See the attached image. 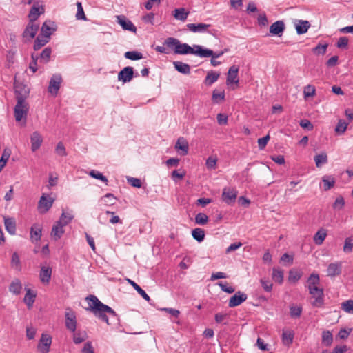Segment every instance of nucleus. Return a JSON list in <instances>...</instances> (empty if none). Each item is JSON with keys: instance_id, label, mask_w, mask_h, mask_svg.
<instances>
[{"instance_id": "obj_1", "label": "nucleus", "mask_w": 353, "mask_h": 353, "mask_svg": "<svg viewBox=\"0 0 353 353\" xmlns=\"http://www.w3.org/2000/svg\"><path fill=\"white\" fill-rule=\"evenodd\" d=\"M164 45L167 47L173 49L175 54H192L199 57V54H205L201 50V46L193 45L192 47L187 43H181L180 41L174 37H168L164 41Z\"/></svg>"}, {"instance_id": "obj_2", "label": "nucleus", "mask_w": 353, "mask_h": 353, "mask_svg": "<svg viewBox=\"0 0 353 353\" xmlns=\"http://www.w3.org/2000/svg\"><path fill=\"white\" fill-rule=\"evenodd\" d=\"M86 299L89 301V310H91L96 316L108 324H109L108 317L105 313L110 314L113 317L117 316L116 312L110 307L101 303L94 295H90Z\"/></svg>"}, {"instance_id": "obj_3", "label": "nucleus", "mask_w": 353, "mask_h": 353, "mask_svg": "<svg viewBox=\"0 0 353 353\" xmlns=\"http://www.w3.org/2000/svg\"><path fill=\"white\" fill-rule=\"evenodd\" d=\"M27 97V92L25 91L24 94L20 93L17 90V104L14 107V114L15 120L18 122L24 119L26 121L29 110L28 103L26 101Z\"/></svg>"}, {"instance_id": "obj_4", "label": "nucleus", "mask_w": 353, "mask_h": 353, "mask_svg": "<svg viewBox=\"0 0 353 353\" xmlns=\"http://www.w3.org/2000/svg\"><path fill=\"white\" fill-rule=\"evenodd\" d=\"M39 24L37 22L29 21L23 33L22 37L25 42H29L34 39L39 30Z\"/></svg>"}, {"instance_id": "obj_5", "label": "nucleus", "mask_w": 353, "mask_h": 353, "mask_svg": "<svg viewBox=\"0 0 353 353\" xmlns=\"http://www.w3.org/2000/svg\"><path fill=\"white\" fill-rule=\"evenodd\" d=\"M309 292L314 298V301L312 303V306L316 307H321L324 304L323 290L317 285L308 287Z\"/></svg>"}, {"instance_id": "obj_6", "label": "nucleus", "mask_w": 353, "mask_h": 353, "mask_svg": "<svg viewBox=\"0 0 353 353\" xmlns=\"http://www.w3.org/2000/svg\"><path fill=\"white\" fill-rule=\"evenodd\" d=\"M44 12L45 8L43 2L40 0L34 1L32 7L28 14L29 21L37 22L39 16L43 14Z\"/></svg>"}, {"instance_id": "obj_7", "label": "nucleus", "mask_w": 353, "mask_h": 353, "mask_svg": "<svg viewBox=\"0 0 353 353\" xmlns=\"http://www.w3.org/2000/svg\"><path fill=\"white\" fill-rule=\"evenodd\" d=\"M65 325L71 332H74L77 329V317L75 312L70 308H66L65 312Z\"/></svg>"}, {"instance_id": "obj_8", "label": "nucleus", "mask_w": 353, "mask_h": 353, "mask_svg": "<svg viewBox=\"0 0 353 353\" xmlns=\"http://www.w3.org/2000/svg\"><path fill=\"white\" fill-rule=\"evenodd\" d=\"M62 83V77L59 74H54L50 78L49 81V86L48 88V92L53 94L57 95Z\"/></svg>"}, {"instance_id": "obj_9", "label": "nucleus", "mask_w": 353, "mask_h": 353, "mask_svg": "<svg viewBox=\"0 0 353 353\" xmlns=\"http://www.w3.org/2000/svg\"><path fill=\"white\" fill-rule=\"evenodd\" d=\"M54 203V199L49 196L43 194L38 203V209L40 213H46L52 207Z\"/></svg>"}, {"instance_id": "obj_10", "label": "nucleus", "mask_w": 353, "mask_h": 353, "mask_svg": "<svg viewBox=\"0 0 353 353\" xmlns=\"http://www.w3.org/2000/svg\"><path fill=\"white\" fill-rule=\"evenodd\" d=\"M57 25L54 21L50 20L46 21L42 24L40 34L50 39L53 32L57 30Z\"/></svg>"}, {"instance_id": "obj_11", "label": "nucleus", "mask_w": 353, "mask_h": 353, "mask_svg": "<svg viewBox=\"0 0 353 353\" xmlns=\"http://www.w3.org/2000/svg\"><path fill=\"white\" fill-rule=\"evenodd\" d=\"M248 299V296L246 294L238 291L236 292L234 295H233L232 297H230L229 302H228V306L230 307H234L236 306L240 305L242 303Z\"/></svg>"}, {"instance_id": "obj_12", "label": "nucleus", "mask_w": 353, "mask_h": 353, "mask_svg": "<svg viewBox=\"0 0 353 353\" xmlns=\"http://www.w3.org/2000/svg\"><path fill=\"white\" fill-rule=\"evenodd\" d=\"M237 196V191L235 189L224 188L222 193V199L227 204L235 202Z\"/></svg>"}, {"instance_id": "obj_13", "label": "nucleus", "mask_w": 353, "mask_h": 353, "mask_svg": "<svg viewBox=\"0 0 353 353\" xmlns=\"http://www.w3.org/2000/svg\"><path fill=\"white\" fill-rule=\"evenodd\" d=\"M117 21L119 25H121L123 30H129L132 32H135L137 30L136 27L132 21L123 15L117 16Z\"/></svg>"}, {"instance_id": "obj_14", "label": "nucleus", "mask_w": 353, "mask_h": 353, "mask_svg": "<svg viewBox=\"0 0 353 353\" xmlns=\"http://www.w3.org/2000/svg\"><path fill=\"white\" fill-rule=\"evenodd\" d=\"M133 68L130 66L125 67L118 74V80L123 83L130 82L133 78Z\"/></svg>"}, {"instance_id": "obj_15", "label": "nucleus", "mask_w": 353, "mask_h": 353, "mask_svg": "<svg viewBox=\"0 0 353 353\" xmlns=\"http://www.w3.org/2000/svg\"><path fill=\"white\" fill-rule=\"evenodd\" d=\"M211 26L210 24H205L203 23H188L186 25L187 28L194 33H203L205 32H210L208 31V28Z\"/></svg>"}, {"instance_id": "obj_16", "label": "nucleus", "mask_w": 353, "mask_h": 353, "mask_svg": "<svg viewBox=\"0 0 353 353\" xmlns=\"http://www.w3.org/2000/svg\"><path fill=\"white\" fill-rule=\"evenodd\" d=\"M52 275V268L48 265H41L39 273L41 282L43 284H48Z\"/></svg>"}, {"instance_id": "obj_17", "label": "nucleus", "mask_w": 353, "mask_h": 353, "mask_svg": "<svg viewBox=\"0 0 353 353\" xmlns=\"http://www.w3.org/2000/svg\"><path fill=\"white\" fill-rule=\"evenodd\" d=\"M43 139L40 133L37 131L34 132L30 137L31 150L32 152L37 151L41 145Z\"/></svg>"}, {"instance_id": "obj_18", "label": "nucleus", "mask_w": 353, "mask_h": 353, "mask_svg": "<svg viewBox=\"0 0 353 353\" xmlns=\"http://www.w3.org/2000/svg\"><path fill=\"white\" fill-rule=\"evenodd\" d=\"M238 72L239 67L236 65H232L228 70V77H227V84L230 85L231 83H238L239 78H238Z\"/></svg>"}, {"instance_id": "obj_19", "label": "nucleus", "mask_w": 353, "mask_h": 353, "mask_svg": "<svg viewBox=\"0 0 353 353\" xmlns=\"http://www.w3.org/2000/svg\"><path fill=\"white\" fill-rule=\"evenodd\" d=\"M189 145L188 142L183 137H179L176 143L175 149L179 151V154L182 156L188 153Z\"/></svg>"}, {"instance_id": "obj_20", "label": "nucleus", "mask_w": 353, "mask_h": 353, "mask_svg": "<svg viewBox=\"0 0 353 353\" xmlns=\"http://www.w3.org/2000/svg\"><path fill=\"white\" fill-rule=\"evenodd\" d=\"M294 26L298 34H303L307 32L310 27V23L308 21L305 20H296L294 21Z\"/></svg>"}, {"instance_id": "obj_21", "label": "nucleus", "mask_w": 353, "mask_h": 353, "mask_svg": "<svg viewBox=\"0 0 353 353\" xmlns=\"http://www.w3.org/2000/svg\"><path fill=\"white\" fill-rule=\"evenodd\" d=\"M342 265L341 262L338 263H332L329 264L327 273V276L334 277L335 276H338L341 273Z\"/></svg>"}, {"instance_id": "obj_22", "label": "nucleus", "mask_w": 353, "mask_h": 353, "mask_svg": "<svg viewBox=\"0 0 353 353\" xmlns=\"http://www.w3.org/2000/svg\"><path fill=\"white\" fill-rule=\"evenodd\" d=\"M64 226L65 225L61 223V221H57L56 224L53 225L51 231V236L55 241L59 239L64 233Z\"/></svg>"}, {"instance_id": "obj_23", "label": "nucleus", "mask_w": 353, "mask_h": 353, "mask_svg": "<svg viewBox=\"0 0 353 353\" xmlns=\"http://www.w3.org/2000/svg\"><path fill=\"white\" fill-rule=\"evenodd\" d=\"M4 225L6 231L13 235L16 233V220L13 217L3 216Z\"/></svg>"}, {"instance_id": "obj_24", "label": "nucleus", "mask_w": 353, "mask_h": 353, "mask_svg": "<svg viewBox=\"0 0 353 353\" xmlns=\"http://www.w3.org/2000/svg\"><path fill=\"white\" fill-rule=\"evenodd\" d=\"M285 30V24L282 21H277L270 27V32L274 35H280Z\"/></svg>"}, {"instance_id": "obj_25", "label": "nucleus", "mask_w": 353, "mask_h": 353, "mask_svg": "<svg viewBox=\"0 0 353 353\" xmlns=\"http://www.w3.org/2000/svg\"><path fill=\"white\" fill-rule=\"evenodd\" d=\"M51 343L52 338L48 334H42L39 345L40 348L43 349V351L48 352Z\"/></svg>"}, {"instance_id": "obj_26", "label": "nucleus", "mask_w": 353, "mask_h": 353, "mask_svg": "<svg viewBox=\"0 0 353 353\" xmlns=\"http://www.w3.org/2000/svg\"><path fill=\"white\" fill-rule=\"evenodd\" d=\"M52 54V48L50 47L45 48L39 54V61L41 63L46 64L49 62Z\"/></svg>"}, {"instance_id": "obj_27", "label": "nucleus", "mask_w": 353, "mask_h": 353, "mask_svg": "<svg viewBox=\"0 0 353 353\" xmlns=\"http://www.w3.org/2000/svg\"><path fill=\"white\" fill-rule=\"evenodd\" d=\"M174 68L180 73L183 74H189L190 73V67L188 64L181 61H174Z\"/></svg>"}, {"instance_id": "obj_28", "label": "nucleus", "mask_w": 353, "mask_h": 353, "mask_svg": "<svg viewBox=\"0 0 353 353\" xmlns=\"http://www.w3.org/2000/svg\"><path fill=\"white\" fill-rule=\"evenodd\" d=\"M201 50H203L205 53L203 54H199V57H201V58L212 57V58L216 59V58H219L221 56H222L225 52L224 51L214 52L213 50L208 49V48H203L202 46H201Z\"/></svg>"}, {"instance_id": "obj_29", "label": "nucleus", "mask_w": 353, "mask_h": 353, "mask_svg": "<svg viewBox=\"0 0 353 353\" xmlns=\"http://www.w3.org/2000/svg\"><path fill=\"white\" fill-rule=\"evenodd\" d=\"M50 41L49 38L46 37L42 34H39L35 39L33 48L35 51L40 50L43 46L48 43Z\"/></svg>"}, {"instance_id": "obj_30", "label": "nucleus", "mask_w": 353, "mask_h": 353, "mask_svg": "<svg viewBox=\"0 0 353 353\" xmlns=\"http://www.w3.org/2000/svg\"><path fill=\"white\" fill-rule=\"evenodd\" d=\"M322 182L323 183L324 190L327 191L334 187L335 179L332 176L325 175L322 177Z\"/></svg>"}, {"instance_id": "obj_31", "label": "nucleus", "mask_w": 353, "mask_h": 353, "mask_svg": "<svg viewBox=\"0 0 353 353\" xmlns=\"http://www.w3.org/2000/svg\"><path fill=\"white\" fill-rule=\"evenodd\" d=\"M326 236L327 232L325 229L321 228L319 230L313 238L314 243L318 245H321L323 243Z\"/></svg>"}, {"instance_id": "obj_32", "label": "nucleus", "mask_w": 353, "mask_h": 353, "mask_svg": "<svg viewBox=\"0 0 353 353\" xmlns=\"http://www.w3.org/2000/svg\"><path fill=\"white\" fill-rule=\"evenodd\" d=\"M22 290V285L21 281L16 279L12 281L9 286V290L14 294L18 295L21 293Z\"/></svg>"}, {"instance_id": "obj_33", "label": "nucleus", "mask_w": 353, "mask_h": 353, "mask_svg": "<svg viewBox=\"0 0 353 353\" xmlns=\"http://www.w3.org/2000/svg\"><path fill=\"white\" fill-rule=\"evenodd\" d=\"M127 281L145 301L148 302L150 301V296L138 284L130 279H128Z\"/></svg>"}, {"instance_id": "obj_34", "label": "nucleus", "mask_w": 353, "mask_h": 353, "mask_svg": "<svg viewBox=\"0 0 353 353\" xmlns=\"http://www.w3.org/2000/svg\"><path fill=\"white\" fill-rule=\"evenodd\" d=\"M294 332L291 330H283L282 333V341L284 345H289L292 343Z\"/></svg>"}, {"instance_id": "obj_35", "label": "nucleus", "mask_w": 353, "mask_h": 353, "mask_svg": "<svg viewBox=\"0 0 353 353\" xmlns=\"http://www.w3.org/2000/svg\"><path fill=\"white\" fill-rule=\"evenodd\" d=\"M174 12V18L182 21H185L189 14V12L185 11L183 8H176Z\"/></svg>"}, {"instance_id": "obj_36", "label": "nucleus", "mask_w": 353, "mask_h": 353, "mask_svg": "<svg viewBox=\"0 0 353 353\" xmlns=\"http://www.w3.org/2000/svg\"><path fill=\"white\" fill-rule=\"evenodd\" d=\"M41 236V229L37 225H33L30 230V239L32 242L38 241Z\"/></svg>"}, {"instance_id": "obj_37", "label": "nucleus", "mask_w": 353, "mask_h": 353, "mask_svg": "<svg viewBox=\"0 0 353 353\" xmlns=\"http://www.w3.org/2000/svg\"><path fill=\"white\" fill-rule=\"evenodd\" d=\"M314 159L316 166L320 168L322 165L327 163V155L325 152H321V154L315 155Z\"/></svg>"}, {"instance_id": "obj_38", "label": "nucleus", "mask_w": 353, "mask_h": 353, "mask_svg": "<svg viewBox=\"0 0 353 353\" xmlns=\"http://www.w3.org/2000/svg\"><path fill=\"white\" fill-rule=\"evenodd\" d=\"M302 310V307L300 305H296L295 304L290 305V314L292 318L296 319L300 317Z\"/></svg>"}, {"instance_id": "obj_39", "label": "nucleus", "mask_w": 353, "mask_h": 353, "mask_svg": "<svg viewBox=\"0 0 353 353\" xmlns=\"http://www.w3.org/2000/svg\"><path fill=\"white\" fill-rule=\"evenodd\" d=\"M272 279L273 280L281 284L283 282V271L279 268H274L272 270Z\"/></svg>"}, {"instance_id": "obj_40", "label": "nucleus", "mask_w": 353, "mask_h": 353, "mask_svg": "<svg viewBox=\"0 0 353 353\" xmlns=\"http://www.w3.org/2000/svg\"><path fill=\"white\" fill-rule=\"evenodd\" d=\"M73 342L75 344H80L83 342L87 338L88 335L85 332H73Z\"/></svg>"}, {"instance_id": "obj_41", "label": "nucleus", "mask_w": 353, "mask_h": 353, "mask_svg": "<svg viewBox=\"0 0 353 353\" xmlns=\"http://www.w3.org/2000/svg\"><path fill=\"white\" fill-rule=\"evenodd\" d=\"M36 294L31 292L30 289H28L26 293L25 294L23 301L28 307L32 306L34 300H35Z\"/></svg>"}, {"instance_id": "obj_42", "label": "nucleus", "mask_w": 353, "mask_h": 353, "mask_svg": "<svg viewBox=\"0 0 353 353\" xmlns=\"http://www.w3.org/2000/svg\"><path fill=\"white\" fill-rule=\"evenodd\" d=\"M333 341L332 334L329 330H325L322 333V343L325 346H330Z\"/></svg>"}, {"instance_id": "obj_43", "label": "nucleus", "mask_w": 353, "mask_h": 353, "mask_svg": "<svg viewBox=\"0 0 353 353\" xmlns=\"http://www.w3.org/2000/svg\"><path fill=\"white\" fill-rule=\"evenodd\" d=\"M219 75L218 72L213 71L209 72L205 77V83L208 85H211L218 80Z\"/></svg>"}, {"instance_id": "obj_44", "label": "nucleus", "mask_w": 353, "mask_h": 353, "mask_svg": "<svg viewBox=\"0 0 353 353\" xmlns=\"http://www.w3.org/2000/svg\"><path fill=\"white\" fill-rule=\"evenodd\" d=\"M124 57L132 61L139 60L143 58L141 52L138 51H128L124 54Z\"/></svg>"}, {"instance_id": "obj_45", "label": "nucleus", "mask_w": 353, "mask_h": 353, "mask_svg": "<svg viewBox=\"0 0 353 353\" xmlns=\"http://www.w3.org/2000/svg\"><path fill=\"white\" fill-rule=\"evenodd\" d=\"M341 308L347 314H353V300L349 299L341 304Z\"/></svg>"}, {"instance_id": "obj_46", "label": "nucleus", "mask_w": 353, "mask_h": 353, "mask_svg": "<svg viewBox=\"0 0 353 353\" xmlns=\"http://www.w3.org/2000/svg\"><path fill=\"white\" fill-rule=\"evenodd\" d=\"M193 238L199 242L203 241L205 238L204 230L201 228H195L192 231Z\"/></svg>"}, {"instance_id": "obj_47", "label": "nucleus", "mask_w": 353, "mask_h": 353, "mask_svg": "<svg viewBox=\"0 0 353 353\" xmlns=\"http://www.w3.org/2000/svg\"><path fill=\"white\" fill-rule=\"evenodd\" d=\"M74 216L71 212H66L63 211L60 219L58 221H61V223L64 225H67L73 219Z\"/></svg>"}, {"instance_id": "obj_48", "label": "nucleus", "mask_w": 353, "mask_h": 353, "mask_svg": "<svg viewBox=\"0 0 353 353\" xmlns=\"http://www.w3.org/2000/svg\"><path fill=\"white\" fill-rule=\"evenodd\" d=\"M347 125L348 123L346 121L340 119L335 128V132L339 134H343L347 129Z\"/></svg>"}, {"instance_id": "obj_49", "label": "nucleus", "mask_w": 353, "mask_h": 353, "mask_svg": "<svg viewBox=\"0 0 353 353\" xmlns=\"http://www.w3.org/2000/svg\"><path fill=\"white\" fill-rule=\"evenodd\" d=\"M301 276H302V274L301 272H299L295 270H291L289 272L288 280L290 282L295 283L301 279Z\"/></svg>"}, {"instance_id": "obj_50", "label": "nucleus", "mask_w": 353, "mask_h": 353, "mask_svg": "<svg viewBox=\"0 0 353 353\" xmlns=\"http://www.w3.org/2000/svg\"><path fill=\"white\" fill-rule=\"evenodd\" d=\"M32 61L29 64V68L32 71L33 73L37 70V61H39L38 53H32L31 54Z\"/></svg>"}, {"instance_id": "obj_51", "label": "nucleus", "mask_w": 353, "mask_h": 353, "mask_svg": "<svg viewBox=\"0 0 353 353\" xmlns=\"http://www.w3.org/2000/svg\"><path fill=\"white\" fill-rule=\"evenodd\" d=\"M208 221V216L204 214L199 212L195 216V222L196 223L203 225L206 224Z\"/></svg>"}, {"instance_id": "obj_52", "label": "nucleus", "mask_w": 353, "mask_h": 353, "mask_svg": "<svg viewBox=\"0 0 353 353\" xmlns=\"http://www.w3.org/2000/svg\"><path fill=\"white\" fill-rule=\"evenodd\" d=\"M353 249V238L347 237L345 239L343 251L346 253H350Z\"/></svg>"}, {"instance_id": "obj_53", "label": "nucleus", "mask_w": 353, "mask_h": 353, "mask_svg": "<svg viewBox=\"0 0 353 353\" xmlns=\"http://www.w3.org/2000/svg\"><path fill=\"white\" fill-rule=\"evenodd\" d=\"M319 281L320 279L319 274L313 273L307 279L308 287L318 285L319 284Z\"/></svg>"}, {"instance_id": "obj_54", "label": "nucleus", "mask_w": 353, "mask_h": 353, "mask_svg": "<svg viewBox=\"0 0 353 353\" xmlns=\"http://www.w3.org/2000/svg\"><path fill=\"white\" fill-rule=\"evenodd\" d=\"M315 88L312 85H307L304 88L303 94L305 98L313 97L315 95Z\"/></svg>"}, {"instance_id": "obj_55", "label": "nucleus", "mask_w": 353, "mask_h": 353, "mask_svg": "<svg viewBox=\"0 0 353 353\" xmlns=\"http://www.w3.org/2000/svg\"><path fill=\"white\" fill-rule=\"evenodd\" d=\"M90 176H91L92 177L94 178V179H99L101 181H102L103 182H104L105 184H108V179L103 176L102 174V173L98 172V171H96V170H91L89 173Z\"/></svg>"}, {"instance_id": "obj_56", "label": "nucleus", "mask_w": 353, "mask_h": 353, "mask_svg": "<svg viewBox=\"0 0 353 353\" xmlns=\"http://www.w3.org/2000/svg\"><path fill=\"white\" fill-rule=\"evenodd\" d=\"M260 283L265 292H270L272 291L273 285L268 279H261Z\"/></svg>"}, {"instance_id": "obj_57", "label": "nucleus", "mask_w": 353, "mask_h": 353, "mask_svg": "<svg viewBox=\"0 0 353 353\" xmlns=\"http://www.w3.org/2000/svg\"><path fill=\"white\" fill-rule=\"evenodd\" d=\"M116 198L111 193H107L103 197L101 198V201H103L105 205H111L114 203Z\"/></svg>"}, {"instance_id": "obj_58", "label": "nucleus", "mask_w": 353, "mask_h": 353, "mask_svg": "<svg viewBox=\"0 0 353 353\" xmlns=\"http://www.w3.org/2000/svg\"><path fill=\"white\" fill-rule=\"evenodd\" d=\"M327 46V44H319L313 48L312 51L316 54H324L326 52Z\"/></svg>"}, {"instance_id": "obj_59", "label": "nucleus", "mask_w": 353, "mask_h": 353, "mask_svg": "<svg viewBox=\"0 0 353 353\" xmlns=\"http://www.w3.org/2000/svg\"><path fill=\"white\" fill-rule=\"evenodd\" d=\"M56 153L61 157H65L67 155V152L62 142H59L55 148Z\"/></svg>"}, {"instance_id": "obj_60", "label": "nucleus", "mask_w": 353, "mask_h": 353, "mask_svg": "<svg viewBox=\"0 0 353 353\" xmlns=\"http://www.w3.org/2000/svg\"><path fill=\"white\" fill-rule=\"evenodd\" d=\"M128 182L134 188H141V181L139 179L128 176L127 177Z\"/></svg>"}, {"instance_id": "obj_61", "label": "nucleus", "mask_w": 353, "mask_h": 353, "mask_svg": "<svg viewBox=\"0 0 353 353\" xmlns=\"http://www.w3.org/2000/svg\"><path fill=\"white\" fill-rule=\"evenodd\" d=\"M11 264L12 266H14L17 269H20L21 263L19 256L17 252H14L12 255Z\"/></svg>"}, {"instance_id": "obj_62", "label": "nucleus", "mask_w": 353, "mask_h": 353, "mask_svg": "<svg viewBox=\"0 0 353 353\" xmlns=\"http://www.w3.org/2000/svg\"><path fill=\"white\" fill-rule=\"evenodd\" d=\"M270 139V135L268 134L258 139V145L260 150H263L266 146Z\"/></svg>"}, {"instance_id": "obj_63", "label": "nucleus", "mask_w": 353, "mask_h": 353, "mask_svg": "<svg viewBox=\"0 0 353 353\" xmlns=\"http://www.w3.org/2000/svg\"><path fill=\"white\" fill-rule=\"evenodd\" d=\"M345 205L344 199L342 196L337 197L333 204V208L334 209L341 210L343 208Z\"/></svg>"}, {"instance_id": "obj_64", "label": "nucleus", "mask_w": 353, "mask_h": 353, "mask_svg": "<svg viewBox=\"0 0 353 353\" xmlns=\"http://www.w3.org/2000/svg\"><path fill=\"white\" fill-rule=\"evenodd\" d=\"M348 45V39L346 37H341L339 39L336 46L339 48H345Z\"/></svg>"}]
</instances>
